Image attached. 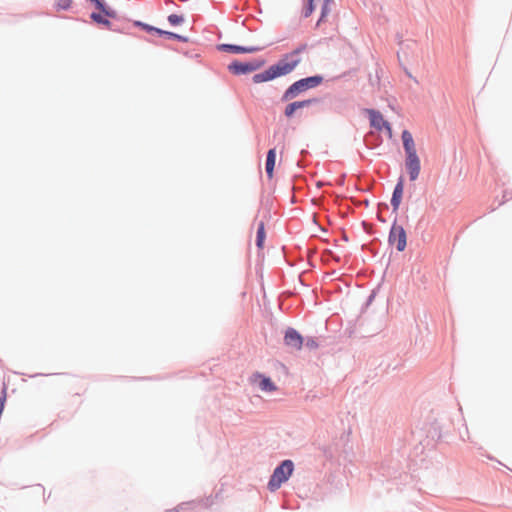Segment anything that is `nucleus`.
<instances>
[{
  "instance_id": "nucleus-22",
  "label": "nucleus",
  "mask_w": 512,
  "mask_h": 512,
  "mask_svg": "<svg viewBox=\"0 0 512 512\" xmlns=\"http://www.w3.org/2000/svg\"><path fill=\"white\" fill-rule=\"evenodd\" d=\"M305 345L310 349H315L318 347L316 340L312 338L307 339Z\"/></svg>"
},
{
  "instance_id": "nucleus-21",
  "label": "nucleus",
  "mask_w": 512,
  "mask_h": 512,
  "mask_svg": "<svg viewBox=\"0 0 512 512\" xmlns=\"http://www.w3.org/2000/svg\"><path fill=\"white\" fill-rule=\"evenodd\" d=\"M168 21L171 25L176 26L182 24L184 22V18L180 15L171 14L168 16Z\"/></svg>"
},
{
  "instance_id": "nucleus-16",
  "label": "nucleus",
  "mask_w": 512,
  "mask_h": 512,
  "mask_svg": "<svg viewBox=\"0 0 512 512\" xmlns=\"http://www.w3.org/2000/svg\"><path fill=\"white\" fill-rule=\"evenodd\" d=\"M275 160H276V150L273 148L268 151L267 158H266V164H265V170H266V173H267V176L269 179L273 178Z\"/></svg>"
},
{
  "instance_id": "nucleus-5",
  "label": "nucleus",
  "mask_w": 512,
  "mask_h": 512,
  "mask_svg": "<svg viewBox=\"0 0 512 512\" xmlns=\"http://www.w3.org/2000/svg\"><path fill=\"white\" fill-rule=\"evenodd\" d=\"M389 242L395 245L399 252L404 251L407 244V236L405 229L397 224H393L389 234Z\"/></svg>"
},
{
  "instance_id": "nucleus-14",
  "label": "nucleus",
  "mask_w": 512,
  "mask_h": 512,
  "mask_svg": "<svg viewBox=\"0 0 512 512\" xmlns=\"http://www.w3.org/2000/svg\"><path fill=\"white\" fill-rule=\"evenodd\" d=\"M220 50L231 52V53H254L260 50L259 47L256 46H238L231 44H222L219 46Z\"/></svg>"
},
{
  "instance_id": "nucleus-7",
  "label": "nucleus",
  "mask_w": 512,
  "mask_h": 512,
  "mask_svg": "<svg viewBox=\"0 0 512 512\" xmlns=\"http://www.w3.org/2000/svg\"><path fill=\"white\" fill-rule=\"evenodd\" d=\"M333 0H308V5L304 8L303 14L305 17H309L315 9L317 3H321V17L318 24L325 19V17L330 13L331 8L330 5Z\"/></svg>"
},
{
  "instance_id": "nucleus-13",
  "label": "nucleus",
  "mask_w": 512,
  "mask_h": 512,
  "mask_svg": "<svg viewBox=\"0 0 512 512\" xmlns=\"http://www.w3.org/2000/svg\"><path fill=\"white\" fill-rule=\"evenodd\" d=\"M401 138L406 153V157L417 155L416 146L412 134L408 130H404L402 132Z\"/></svg>"
},
{
  "instance_id": "nucleus-20",
  "label": "nucleus",
  "mask_w": 512,
  "mask_h": 512,
  "mask_svg": "<svg viewBox=\"0 0 512 512\" xmlns=\"http://www.w3.org/2000/svg\"><path fill=\"white\" fill-rule=\"evenodd\" d=\"M72 0H55L57 10H67L71 7Z\"/></svg>"
},
{
  "instance_id": "nucleus-10",
  "label": "nucleus",
  "mask_w": 512,
  "mask_h": 512,
  "mask_svg": "<svg viewBox=\"0 0 512 512\" xmlns=\"http://www.w3.org/2000/svg\"><path fill=\"white\" fill-rule=\"evenodd\" d=\"M284 341L287 346L293 347L297 350H300L303 346L302 336L292 328H289L286 331Z\"/></svg>"
},
{
  "instance_id": "nucleus-18",
  "label": "nucleus",
  "mask_w": 512,
  "mask_h": 512,
  "mask_svg": "<svg viewBox=\"0 0 512 512\" xmlns=\"http://www.w3.org/2000/svg\"><path fill=\"white\" fill-rule=\"evenodd\" d=\"M266 237L265 226L263 222H260L257 228L256 245L259 249H263L264 240Z\"/></svg>"
},
{
  "instance_id": "nucleus-8",
  "label": "nucleus",
  "mask_w": 512,
  "mask_h": 512,
  "mask_svg": "<svg viewBox=\"0 0 512 512\" xmlns=\"http://www.w3.org/2000/svg\"><path fill=\"white\" fill-rule=\"evenodd\" d=\"M251 382L258 385V387L265 392H274L277 390L276 385L272 382L269 377H266L260 373H255L251 377Z\"/></svg>"
},
{
  "instance_id": "nucleus-6",
  "label": "nucleus",
  "mask_w": 512,
  "mask_h": 512,
  "mask_svg": "<svg viewBox=\"0 0 512 512\" xmlns=\"http://www.w3.org/2000/svg\"><path fill=\"white\" fill-rule=\"evenodd\" d=\"M263 65V61L239 62L234 61L229 64L228 69L235 75L248 74L258 70Z\"/></svg>"
},
{
  "instance_id": "nucleus-1",
  "label": "nucleus",
  "mask_w": 512,
  "mask_h": 512,
  "mask_svg": "<svg viewBox=\"0 0 512 512\" xmlns=\"http://www.w3.org/2000/svg\"><path fill=\"white\" fill-rule=\"evenodd\" d=\"M304 49L305 46L286 54L282 59H280L276 64L270 66L267 70L255 74L252 78L253 82L258 84L289 74L300 63L299 54Z\"/></svg>"
},
{
  "instance_id": "nucleus-17",
  "label": "nucleus",
  "mask_w": 512,
  "mask_h": 512,
  "mask_svg": "<svg viewBox=\"0 0 512 512\" xmlns=\"http://www.w3.org/2000/svg\"><path fill=\"white\" fill-rule=\"evenodd\" d=\"M144 28L148 31H155L156 33L160 34V35H166L170 38H175V39H178L180 41H183V42H186L187 41V38L181 36V35H178V34H175L173 32H168V31H164V30H161V29H158V28H154V27H151V26H148V25H144Z\"/></svg>"
},
{
  "instance_id": "nucleus-19",
  "label": "nucleus",
  "mask_w": 512,
  "mask_h": 512,
  "mask_svg": "<svg viewBox=\"0 0 512 512\" xmlns=\"http://www.w3.org/2000/svg\"><path fill=\"white\" fill-rule=\"evenodd\" d=\"M322 78L321 77H318V76H314V77H308V78H304L303 79V83H305V86L308 88H312V87H315L317 86L318 84H320Z\"/></svg>"
},
{
  "instance_id": "nucleus-11",
  "label": "nucleus",
  "mask_w": 512,
  "mask_h": 512,
  "mask_svg": "<svg viewBox=\"0 0 512 512\" xmlns=\"http://www.w3.org/2000/svg\"><path fill=\"white\" fill-rule=\"evenodd\" d=\"M303 79L296 81L293 83L283 94L282 100L289 101L295 97H297L301 92L307 90L305 83H303Z\"/></svg>"
},
{
  "instance_id": "nucleus-15",
  "label": "nucleus",
  "mask_w": 512,
  "mask_h": 512,
  "mask_svg": "<svg viewBox=\"0 0 512 512\" xmlns=\"http://www.w3.org/2000/svg\"><path fill=\"white\" fill-rule=\"evenodd\" d=\"M403 190H404L403 180L400 179L394 188L393 195L391 198V205L395 212L399 209V206L401 204Z\"/></svg>"
},
{
  "instance_id": "nucleus-12",
  "label": "nucleus",
  "mask_w": 512,
  "mask_h": 512,
  "mask_svg": "<svg viewBox=\"0 0 512 512\" xmlns=\"http://www.w3.org/2000/svg\"><path fill=\"white\" fill-rule=\"evenodd\" d=\"M315 102H316V99H307V100H303V101L292 102L286 106V108L284 110V115L287 118H291V117H293V115L295 114V112L297 110L308 107Z\"/></svg>"
},
{
  "instance_id": "nucleus-2",
  "label": "nucleus",
  "mask_w": 512,
  "mask_h": 512,
  "mask_svg": "<svg viewBox=\"0 0 512 512\" xmlns=\"http://www.w3.org/2000/svg\"><path fill=\"white\" fill-rule=\"evenodd\" d=\"M294 470V465L291 460H284L276 469L274 470L269 482L268 488L270 491H276L282 483L286 482L289 477L292 475Z\"/></svg>"
},
{
  "instance_id": "nucleus-4",
  "label": "nucleus",
  "mask_w": 512,
  "mask_h": 512,
  "mask_svg": "<svg viewBox=\"0 0 512 512\" xmlns=\"http://www.w3.org/2000/svg\"><path fill=\"white\" fill-rule=\"evenodd\" d=\"M366 113L369 116L370 125L373 128H375L379 131L385 130L388 137L392 138L393 133H392L391 125L389 124L388 121H386L384 119L383 115L379 111L374 110V109H367Z\"/></svg>"
},
{
  "instance_id": "nucleus-9",
  "label": "nucleus",
  "mask_w": 512,
  "mask_h": 512,
  "mask_svg": "<svg viewBox=\"0 0 512 512\" xmlns=\"http://www.w3.org/2000/svg\"><path fill=\"white\" fill-rule=\"evenodd\" d=\"M405 165L410 180L415 181L419 177L421 170V164L418 155L406 157Z\"/></svg>"
},
{
  "instance_id": "nucleus-3",
  "label": "nucleus",
  "mask_w": 512,
  "mask_h": 512,
  "mask_svg": "<svg viewBox=\"0 0 512 512\" xmlns=\"http://www.w3.org/2000/svg\"><path fill=\"white\" fill-rule=\"evenodd\" d=\"M90 1L92 3H94L96 8L101 12V13L93 12L91 14V19L98 24H102L106 27H110L111 23L107 18H116L117 17L116 11L111 9L110 7L105 6L100 0H90Z\"/></svg>"
}]
</instances>
